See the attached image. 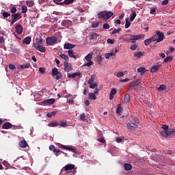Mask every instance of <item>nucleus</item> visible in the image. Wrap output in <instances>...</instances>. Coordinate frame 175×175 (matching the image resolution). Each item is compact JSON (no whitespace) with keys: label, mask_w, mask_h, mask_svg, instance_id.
<instances>
[{"label":"nucleus","mask_w":175,"mask_h":175,"mask_svg":"<svg viewBox=\"0 0 175 175\" xmlns=\"http://www.w3.org/2000/svg\"><path fill=\"white\" fill-rule=\"evenodd\" d=\"M150 43H152V41H151L150 38L144 40L145 46H148Z\"/></svg>","instance_id":"nucleus-42"},{"label":"nucleus","mask_w":175,"mask_h":175,"mask_svg":"<svg viewBox=\"0 0 175 175\" xmlns=\"http://www.w3.org/2000/svg\"><path fill=\"white\" fill-rule=\"evenodd\" d=\"M16 12H17V8L16 7H12L10 13H12V14H16Z\"/></svg>","instance_id":"nucleus-52"},{"label":"nucleus","mask_w":175,"mask_h":175,"mask_svg":"<svg viewBox=\"0 0 175 175\" xmlns=\"http://www.w3.org/2000/svg\"><path fill=\"white\" fill-rule=\"evenodd\" d=\"M98 26H99L98 23H95L92 24V28H98Z\"/></svg>","instance_id":"nucleus-60"},{"label":"nucleus","mask_w":175,"mask_h":175,"mask_svg":"<svg viewBox=\"0 0 175 175\" xmlns=\"http://www.w3.org/2000/svg\"><path fill=\"white\" fill-rule=\"evenodd\" d=\"M85 118H87V116H85V113H83L80 115V120L81 121H85Z\"/></svg>","instance_id":"nucleus-53"},{"label":"nucleus","mask_w":175,"mask_h":175,"mask_svg":"<svg viewBox=\"0 0 175 175\" xmlns=\"http://www.w3.org/2000/svg\"><path fill=\"white\" fill-rule=\"evenodd\" d=\"M18 146H19V147H21V148H25V147H27V146H28V143H27V141L23 140V141L19 142Z\"/></svg>","instance_id":"nucleus-18"},{"label":"nucleus","mask_w":175,"mask_h":175,"mask_svg":"<svg viewBox=\"0 0 175 175\" xmlns=\"http://www.w3.org/2000/svg\"><path fill=\"white\" fill-rule=\"evenodd\" d=\"M131 24L132 23H131V21H129V18H126V23H125V29H126L129 28L131 27Z\"/></svg>","instance_id":"nucleus-32"},{"label":"nucleus","mask_w":175,"mask_h":175,"mask_svg":"<svg viewBox=\"0 0 175 175\" xmlns=\"http://www.w3.org/2000/svg\"><path fill=\"white\" fill-rule=\"evenodd\" d=\"M162 66V64H157L154 65L151 69L150 72L151 73H155V72H157L159 70V68Z\"/></svg>","instance_id":"nucleus-16"},{"label":"nucleus","mask_w":175,"mask_h":175,"mask_svg":"<svg viewBox=\"0 0 175 175\" xmlns=\"http://www.w3.org/2000/svg\"><path fill=\"white\" fill-rule=\"evenodd\" d=\"M62 170L66 172L67 173H70V172H76V170L75 169V165L73 164H67L66 165Z\"/></svg>","instance_id":"nucleus-5"},{"label":"nucleus","mask_w":175,"mask_h":175,"mask_svg":"<svg viewBox=\"0 0 175 175\" xmlns=\"http://www.w3.org/2000/svg\"><path fill=\"white\" fill-rule=\"evenodd\" d=\"M122 105L118 104L116 108V113H118L119 116H121V111H122Z\"/></svg>","instance_id":"nucleus-21"},{"label":"nucleus","mask_w":175,"mask_h":175,"mask_svg":"<svg viewBox=\"0 0 175 175\" xmlns=\"http://www.w3.org/2000/svg\"><path fill=\"white\" fill-rule=\"evenodd\" d=\"M16 32L18 35H21L23 33V27L21 25H16L15 27Z\"/></svg>","instance_id":"nucleus-14"},{"label":"nucleus","mask_w":175,"mask_h":175,"mask_svg":"<svg viewBox=\"0 0 175 175\" xmlns=\"http://www.w3.org/2000/svg\"><path fill=\"white\" fill-rule=\"evenodd\" d=\"M135 18H136V12H132V15L130 16V21H133V20H135Z\"/></svg>","instance_id":"nucleus-40"},{"label":"nucleus","mask_w":175,"mask_h":175,"mask_svg":"<svg viewBox=\"0 0 175 175\" xmlns=\"http://www.w3.org/2000/svg\"><path fill=\"white\" fill-rule=\"evenodd\" d=\"M34 3H35L33 2V1H27L26 5L29 6V8H31L33 6Z\"/></svg>","instance_id":"nucleus-43"},{"label":"nucleus","mask_w":175,"mask_h":175,"mask_svg":"<svg viewBox=\"0 0 175 175\" xmlns=\"http://www.w3.org/2000/svg\"><path fill=\"white\" fill-rule=\"evenodd\" d=\"M137 47H139V46L137 45V44H132L131 46H130V49L131 50H137Z\"/></svg>","instance_id":"nucleus-46"},{"label":"nucleus","mask_w":175,"mask_h":175,"mask_svg":"<svg viewBox=\"0 0 175 175\" xmlns=\"http://www.w3.org/2000/svg\"><path fill=\"white\" fill-rule=\"evenodd\" d=\"M72 24H73V23H72V21H69V20H64L62 22V27H66V28H69V27H72Z\"/></svg>","instance_id":"nucleus-12"},{"label":"nucleus","mask_w":175,"mask_h":175,"mask_svg":"<svg viewBox=\"0 0 175 175\" xmlns=\"http://www.w3.org/2000/svg\"><path fill=\"white\" fill-rule=\"evenodd\" d=\"M88 98L89 99L95 100L96 99V95L95 94V93H90L88 94Z\"/></svg>","instance_id":"nucleus-29"},{"label":"nucleus","mask_w":175,"mask_h":175,"mask_svg":"<svg viewBox=\"0 0 175 175\" xmlns=\"http://www.w3.org/2000/svg\"><path fill=\"white\" fill-rule=\"evenodd\" d=\"M173 59L172 56H168L164 59V62L167 63V62H171V61Z\"/></svg>","instance_id":"nucleus-37"},{"label":"nucleus","mask_w":175,"mask_h":175,"mask_svg":"<svg viewBox=\"0 0 175 175\" xmlns=\"http://www.w3.org/2000/svg\"><path fill=\"white\" fill-rule=\"evenodd\" d=\"M80 77V76H81V73L80 72H75V73H72V74H68V77H71L72 79H75V77Z\"/></svg>","instance_id":"nucleus-22"},{"label":"nucleus","mask_w":175,"mask_h":175,"mask_svg":"<svg viewBox=\"0 0 175 175\" xmlns=\"http://www.w3.org/2000/svg\"><path fill=\"white\" fill-rule=\"evenodd\" d=\"M133 122L135 124H140V120L137 117H134L133 119Z\"/></svg>","instance_id":"nucleus-50"},{"label":"nucleus","mask_w":175,"mask_h":175,"mask_svg":"<svg viewBox=\"0 0 175 175\" xmlns=\"http://www.w3.org/2000/svg\"><path fill=\"white\" fill-rule=\"evenodd\" d=\"M23 16H21V13L18 12L16 14H12L11 15L12 20H8L9 23H10V25H14V23H16V21H18L20 18H22Z\"/></svg>","instance_id":"nucleus-3"},{"label":"nucleus","mask_w":175,"mask_h":175,"mask_svg":"<svg viewBox=\"0 0 175 175\" xmlns=\"http://www.w3.org/2000/svg\"><path fill=\"white\" fill-rule=\"evenodd\" d=\"M144 55V53L142 51L136 52L134 54V57H137V58H140V57H143Z\"/></svg>","instance_id":"nucleus-34"},{"label":"nucleus","mask_w":175,"mask_h":175,"mask_svg":"<svg viewBox=\"0 0 175 175\" xmlns=\"http://www.w3.org/2000/svg\"><path fill=\"white\" fill-rule=\"evenodd\" d=\"M137 72H138V73H141V75H144V73H146V68L140 67V68H137Z\"/></svg>","instance_id":"nucleus-27"},{"label":"nucleus","mask_w":175,"mask_h":175,"mask_svg":"<svg viewBox=\"0 0 175 175\" xmlns=\"http://www.w3.org/2000/svg\"><path fill=\"white\" fill-rule=\"evenodd\" d=\"M2 16L4 18H8V17H10V13L8 12H3L2 13Z\"/></svg>","instance_id":"nucleus-38"},{"label":"nucleus","mask_w":175,"mask_h":175,"mask_svg":"<svg viewBox=\"0 0 175 175\" xmlns=\"http://www.w3.org/2000/svg\"><path fill=\"white\" fill-rule=\"evenodd\" d=\"M59 126L61 127L62 126L63 128H65V126H68V123L66 122H61L59 123Z\"/></svg>","instance_id":"nucleus-48"},{"label":"nucleus","mask_w":175,"mask_h":175,"mask_svg":"<svg viewBox=\"0 0 175 175\" xmlns=\"http://www.w3.org/2000/svg\"><path fill=\"white\" fill-rule=\"evenodd\" d=\"M49 150H50V151H52L53 152H54L55 155L56 157H59V155H61V154H64V157H69V156H68V153H66L64 151H62L59 149L55 148V146L54 145H51L49 146Z\"/></svg>","instance_id":"nucleus-2"},{"label":"nucleus","mask_w":175,"mask_h":175,"mask_svg":"<svg viewBox=\"0 0 175 175\" xmlns=\"http://www.w3.org/2000/svg\"><path fill=\"white\" fill-rule=\"evenodd\" d=\"M56 146H57L58 148H61V150H65V145H63L60 143H57Z\"/></svg>","instance_id":"nucleus-44"},{"label":"nucleus","mask_w":175,"mask_h":175,"mask_svg":"<svg viewBox=\"0 0 175 175\" xmlns=\"http://www.w3.org/2000/svg\"><path fill=\"white\" fill-rule=\"evenodd\" d=\"M39 72H41L42 75L46 72V68L44 67H40L39 68Z\"/></svg>","instance_id":"nucleus-55"},{"label":"nucleus","mask_w":175,"mask_h":175,"mask_svg":"<svg viewBox=\"0 0 175 175\" xmlns=\"http://www.w3.org/2000/svg\"><path fill=\"white\" fill-rule=\"evenodd\" d=\"M64 68L65 72H70L73 70V67L68 62H64Z\"/></svg>","instance_id":"nucleus-10"},{"label":"nucleus","mask_w":175,"mask_h":175,"mask_svg":"<svg viewBox=\"0 0 175 175\" xmlns=\"http://www.w3.org/2000/svg\"><path fill=\"white\" fill-rule=\"evenodd\" d=\"M140 83H142L141 79H135L133 81V83H131V85L135 88V87H137V85H139Z\"/></svg>","instance_id":"nucleus-24"},{"label":"nucleus","mask_w":175,"mask_h":175,"mask_svg":"<svg viewBox=\"0 0 175 175\" xmlns=\"http://www.w3.org/2000/svg\"><path fill=\"white\" fill-rule=\"evenodd\" d=\"M75 0H65L62 3V5H70V3H73Z\"/></svg>","instance_id":"nucleus-36"},{"label":"nucleus","mask_w":175,"mask_h":175,"mask_svg":"<svg viewBox=\"0 0 175 175\" xmlns=\"http://www.w3.org/2000/svg\"><path fill=\"white\" fill-rule=\"evenodd\" d=\"M57 42H58L57 36H51L46 39V43L48 46H54V44L57 43Z\"/></svg>","instance_id":"nucleus-4"},{"label":"nucleus","mask_w":175,"mask_h":175,"mask_svg":"<svg viewBox=\"0 0 175 175\" xmlns=\"http://www.w3.org/2000/svg\"><path fill=\"white\" fill-rule=\"evenodd\" d=\"M31 37L27 36L23 39V44H29V43H31Z\"/></svg>","instance_id":"nucleus-23"},{"label":"nucleus","mask_w":175,"mask_h":175,"mask_svg":"<svg viewBox=\"0 0 175 175\" xmlns=\"http://www.w3.org/2000/svg\"><path fill=\"white\" fill-rule=\"evenodd\" d=\"M34 47L40 53H46V47L40 45V44H34Z\"/></svg>","instance_id":"nucleus-11"},{"label":"nucleus","mask_w":175,"mask_h":175,"mask_svg":"<svg viewBox=\"0 0 175 175\" xmlns=\"http://www.w3.org/2000/svg\"><path fill=\"white\" fill-rule=\"evenodd\" d=\"M124 170H126V171L132 170V165H131L130 163H124Z\"/></svg>","instance_id":"nucleus-26"},{"label":"nucleus","mask_w":175,"mask_h":175,"mask_svg":"<svg viewBox=\"0 0 175 175\" xmlns=\"http://www.w3.org/2000/svg\"><path fill=\"white\" fill-rule=\"evenodd\" d=\"M9 69H11V70H14V69H16V66H14V64H10Z\"/></svg>","instance_id":"nucleus-61"},{"label":"nucleus","mask_w":175,"mask_h":175,"mask_svg":"<svg viewBox=\"0 0 175 175\" xmlns=\"http://www.w3.org/2000/svg\"><path fill=\"white\" fill-rule=\"evenodd\" d=\"M113 16L114 14L111 11H102L98 14V18H104V20H109Z\"/></svg>","instance_id":"nucleus-1"},{"label":"nucleus","mask_w":175,"mask_h":175,"mask_svg":"<svg viewBox=\"0 0 175 175\" xmlns=\"http://www.w3.org/2000/svg\"><path fill=\"white\" fill-rule=\"evenodd\" d=\"M89 84H90V85H89L90 88H92V89H94L96 87H98V83H89Z\"/></svg>","instance_id":"nucleus-49"},{"label":"nucleus","mask_w":175,"mask_h":175,"mask_svg":"<svg viewBox=\"0 0 175 175\" xmlns=\"http://www.w3.org/2000/svg\"><path fill=\"white\" fill-rule=\"evenodd\" d=\"M158 91H163V90H166V85H161L158 88Z\"/></svg>","instance_id":"nucleus-45"},{"label":"nucleus","mask_w":175,"mask_h":175,"mask_svg":"<svg viewBox=\"0 0 175 175\" xmlns=\"http://www.w3.org/2000/svg\"><path fill=\"white\" fill-rule=\"evenodd\" d=\"M127 127L129 129H136L137 125L135 123H127Z\"/></svg>","instance_id":"nucleus-25"},{"label":"nucleus","mask_w":175,"mask_h":175,"mask_svg":"<svg viewBox=\"0 0 175 175\" xmlns=\"http://www.w3.org/2000/svg\"><path fill=\"white\" fill-rule=\"evenodd\" d=\"M170 135H175L174 129H168V136H170Z\"/></svg>","instance_id":"nucleus-39"},{"label":"nucleus","mask_w":175,"mask_h":175,"mask_svg":"<svg viewBox=\"0 0 175 175\" xmlns=\"http://www.w3.org/2000/svg\"><path fill=\"white\" fill-rule=\"evenodd\" d=\"M76 46V45L75 44H72L70 43H67L64 44V49L66 50H69V49H75V47Z\"/></svg>","instance_id":"nucleus-20"},{"label":"nucleus","mask_w":175,"mask_h":175,"mask_svg":"<svg viewBox=\"0 0 175 175\" xmlns=\"http://www.w3.org/2000/svg\"><path fill=\"white\" fill-rule=\"evenodd\" d=\"M12 126L10 122H7L3 124L2 128L3 129H10Z\"/></svg>","instance_id":"nucleus-19"},{"label":"nucleus","mask_w":175,"mask_h":175,"mask_svg":"<svg viewBox=\"0 0 175 175\" xmlns=\"http://www.w3.org/2000/svg\"><path fill=\"white\" fill-rule=\"evenodd\" d=\"M103 28H104V29H109V28H110V26L109 25V24L105 23V24L103 25Z\"/></svg>","instance_id":"nucleus-58"},{"label":"nucleus","mask_w":175,"mask_h":175,"mask_svg":"<svg viewBox=\"0 0 175 175\" xmlns=\"http://www.w3.org/2000/svg\"><path fill=\"white\" fill-rule=\"evenodd\" d=\"M120 121H125V120H126V116L120 114Z\"/></svg>","instance_id":"nucleus-63"},{"label":"nucleus","mask_w":175,"mask_h":175,"mask_svg":"<svg viewBox=\"0 0 175 175\" xmlns=\"http://www.w3.org/2000/svg\"><path fill=\"white\" fill-rule=\"evenodd\" d=\"M122 103H129L131 102V94H126L122 98Z\"/></svg>","instance_id":"nucleus-13"},{"label":"nucleus","mask_w":175,"mask_h":175,"mask_svg":"<svg viewBox=\"0 0 175 175\" xmlns=\"http://www.w3.org/2000/svg\"><path fill=\"white\" fill-rule=\"evenodd\" d=\"M121 32V29H115L113 31L111 32V35H116V33H120Z\"/></svg>","instance_id":"nucleus-41"},{"label":"nucleus","mask_w":175,"mask_h":175,"mask_svg":"<svg viewBox=\"0 0 175 175\" xmlns=\"http://www.w3.org/2000/svg\"><path fill=\"white\" fill-rule=\"evenodd\" d=\"M85 59L88 61V62H91V59H92V54L89 53L88 55L85 56Z\"/></svg>","instance_id":"nucleus-35"},{"label":"nucleus","mask_w":175,"mask_h":175,"mask_svg":"<svg viewBox=\"0 0 175 175\" xmlns=\"http://www.w3.org/2000/svg\"><path fill=\"white\" fill-rule=\"evenodd\" d=\"M55 102V98H49V99L43 100L42 103H44V105H54Z\"/></svg>","instance_id":"nucleus-17"},{"label":"nucleus","mask_w":175,"mask_h":175,"mask_svg":"<svg viewBox=\"0 0 175 175\" xmlns=\"http://www.w3.org/2000/svg\"><path fill=\"white\" fill-rule=\"evenodd\" d=\"M64 150H67V151H70L71 152H73L74 154L77 153V150H76V148H75L74 146H68L65 145Z\"/></svg>","instance_id":"nucleus-15"},{"label":"nucleus","mask_w":175,"mask_h":175,"mask_svg":"<svg viewBox=\"0 0 175 175\" xmlns=\"http://www.w3.org/2000/svg\"><path fill=\"white\" fill-rule=\"evenodd\" d=\"M3 43H5V38L3 36H0V44H2Z\"/></svg>","instance_id":"nucleus-64"},{"label":"nucleus","mask_w":175,"mask_h":175,"mask_svg":"<svg viewBox=\"0 0 175 175\" xmlns=\"http://www.w3.org/2000/svg\"><path fill=\"white\" fill-rule=\"evenodd\" d=\"M124 75V74L122 72H118V73H116L117 77H123Z\"/></svg>","instance_id":"nucleus-57"},{"label":"nucleus","mask_w":175,"mask_h":175,"mask_svg":"<svg viewBox=\"0 0 175 175\" xmlns=\"http://www.w3.org/2000/svg\"><path fill=\"white\" fill-rule=\"evenodd\" d=\"M163 131H161V136H163V137H167L169 136V126H164V127H162Z\"/></svg>","instance_id":"nucleus-9"},{"label":"nucleus","mask_w":175,"mask_h":175,"mask_svg":"<svg viewBox=\"0 0 175 175\" xmlns=\"http://www.w3.org/2000/svg\"><path fill=\"white\" fill-rule=\"evenodd\" d=\"M68 55H69L70 58H75V59L77 58V57H76V55H75V53L73 52L72 50H68Z\"/></svg>","instance_id":"nucleus-30"},{"label":"nucleus","mask_w":175,"mask_h":175,"mask_svg":"<svg viewBox=\"0 0 175 175\" xmlns=\"http://www.w3.org/2000/svg\"><path fill=\"white\" fill-rule=\"evenodd\" d=\"M27 12H28V8H27V5H23L22 13H27Z\"/></svg>","instance_id":"nucleus-51"},{"label":"nucleus","mask_w":175,"mask_h":175,"mask_svg":"<svg viewBox=\"0 0 175 175\" xmlns=\"http://www.w3.org/2000/svg\"><path fill=\"white\" fill-rule=\"evenodd\" d=\"M150 40L152 41V42H155V40H156V42H157V40H158V38H157V34H154L152 37H151L150 38Z\"/></svg>","instance_id":"nucleus-54"},{"label":"nucleus","mask_w":175,"mask_h":175,"mask_svg":"<svg viewBox=\"0 0 175 175\" xmlns=\"http://www.w3.org/2000/svg\"><path fill=\"white\" fill-rule=\"evenodd\" d=\"M52 76H56L55 79L56 80H61V79H62V74L58 71V68H54L52 70Z\"/></svg>","instance_id":"nucleus-7"},{"label":"nucleus","mask_w":175,"mask_h":175,"mask_svg":"<svg viewBox=\"0 0 175 175\" xmlns=\"http://www.w3.org/2000/svg\"><path fill=\"white\" fill-rule=\"evenodd\" d=\"M143 38H144V34H139V35L130 34V40H131V43H136V40H140V39H143Z\"/></svg>","instance_id":"nucleus-6"},{"label":"nucleus","mask_w":175,"mask_h":175,"mask_svg":"<svg viewBox=\"0 0 175 175\" xmlns=\"http://www.w3.org/2000/svg\"><path fill=\"white\" fill-rule=\"evenodd\" d=\"M59 125V123L58 122L55 121V122H51L48 124V126L53 127V126H58Z\"/></svg>","instance_id":"nucleus-33"},{"label":"nucleus","mask_w":175,"mask_h":175,"mask_svg":"<svg viewBox=\"0 0 175 175\" xmlns=\"http://www.w3.org/2000/svg\"><path fill=\"white\" fill-rule=\"evenodd\" d=\"M60 58H62V59H64L65 62H68L69 61V56L64 55V54H60L59 55Z\"/></svg>","instance_id":"nucleus-28"},{"label":"nucleus","mask_w":175,"mask_h":175,"mask_svg":"<svg viewBox=\"0 0 175 175\" xmlns=\"http://www.w3.org/2000/svg\"><path fill=\"white\" fill-rule=\"evenodd\" d=\"M60 175H74V172L71 171L70 172H66V171L62 170Z\"/></svg>","instance_id":"nucleus-31"},{"label":"nucleus","mask_w":175,"mask_h":175,"mask_svg":"<svg viewBox=\"0 0 175 175\" xmlns=\"http://www.w3.org/2000/svg\"><path fill=\"white\" fill-rule=\"evenodd\" d=\"M98 36H99V35H98L96 33H92V34L90 35L91 39H96Z\"/></svg>","instance_id":"nucleus-47"},{"label":"nucleus","mask_w":175,"mask_h":175,"mask_svg":"<svg viewBox=\"0 0 175 175\" xmlns=\"http://www.w3.org/2000/svg\"><path fill=\"white\" fill-rule=\"evenodd\" d=\"M110 94H111V95H116V94H117V90L115 89V88H113V89H112L111 90V92H110Z\"/></svg>","instance_id":"nucleus-59"},{"label":"nucleus","mask_w":175,"mask_h":175,"mask_svg":"<svg viewBox=\"0 0 175 175\" xmlns=\"http://www.w3.org/2000/svg\"><path fill=\"white\" fill-rule=\"evenodd\" d=\"M157 12V9L154 7L150 8V14H154Z\"/></svg>","instance_id":"nucleus-56"},{"label":"nucleus","mask_w":175,"mask_h":175,"mask_svg":"<svg viewBox=\"0 0 175 175\" xmlns=\"http://www.w3.org/2000/svg\"><path fill=\"white\" fill-rule=\"evenodd\" d=\"M156 36L157 38V43L162 42V40H163L165 38V35L163 34V33L161 32V31H156Z\"/></svg>","instance_id":"nucleus-8"},{"label":"nucleus","mask_w":175,"mask_h":175,"mask_svg":"<svg viewBox=\"0 0 175 175\" xmlns=\"http://www.w3.org/2000/svg\"><path fill=\"white\" fill-rule=\"evenodd\" d=\"M116 142L117 143H121V142H122V140H124V138H121V137H116Z\"/></svg>","instance_id":"nucleus-62"}]
</instances>
